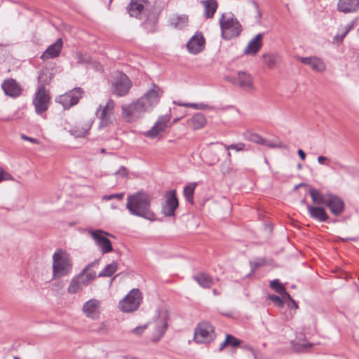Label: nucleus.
<instances>
[{
    "label": "nucleus",
    "instance_id": "1",
    "mask_svg": "<svg viewBox=\"0 0 359 359\" xmlns=\"http://www.w3.org/2000/svg\"><path fill=\"white\" fill-rule=\"evenodd\" d=\"M158 102V88L154 85L153 88L147 92L136 102L122 107L123 115L128 122H133L140 118L144 112L149 111Z\"/></svg>",
    "mask_w": 359,
    "mask_h": 359
},
{
    "label": "nucleus",
    "instance_id": "2",
    "mask_svg": "<svg viewBox=\"0 0 359 359\" xmlns=\"http://www.w3.org/2000/svg\"><path fill=\"white\" fill-rule=\"evenodd\" d=\"M151 196L140 191L127 197L126 208L130 215L148 220H154V213L151 210Z\"/></svg>",
    "mask_w": 359,
    "mask_h": 359
},
{
    "label": "nucleus",
    "instance_id": "3",
    "mask_svg": "<svg viewBox=\"0 0 359 359\" xmlns=\"http://www.w3.org/2000/svg\"><path fill=\"white\" fill-rule=\"evenodd\" d=\"M98 262L99 259H95L88 264L79 274L72 279L67 289L69 294H76L81 291L96 278V272L92 270V268L95 267Z\"/></svg>",
    "mask_w": 359,
    "mask_h": 359
},
{
    "label": "nucleus",
    "instance_id": "4",
    "mask_svg": "<svg viewBox=\"0 0 359 359\" xmlns=\"http://www.w3.org/2000/svg\"><path fill=\"white\" fill-rule=\"evenodd\" d=\"M72 269V259L69 254L62 249L53 255V277L60 278L69 274Z\"/></svg>",
    "mask_w": 359,
    "mask_h": 359
},
{
    "label": "nucleus",
    "instance_id": "5",
    "mask_svg": "<svg viewBox=\"0 0 359 359\" xmlns=\"http://www.w3.org/2000/svg\"><path fill=\"white\" fill-rule=\"evenodd\" d=\"M222 37L225 40H231L238 37L242 32V25L233 18L231 13H223L219 19Z\"/></svg>",
    "mask_w": 359,
    "mask_h": 359
},
{
    "label": "nucleus",
    "instance_id": "6",
    "mask_svg": "<svg viewBox=\"0 0 359 359\" xmlns=\"http://www.w3.org/2000/svg\"><path fill=\"white\" fill-rule=\"evenodd\" d=\"M224 144L221 142H211L201 151V156L204 162L210 165L219 161L220 156L225 154Z\"/></svg>",
    "mask_w": 359,
    "mask_h": 359
},
{
    "label": "nucleus",
    "instance_id": "7",
    "mask_svg": "<svg viewBox=\"0 0 359 359\" xmlns=\"http://www.w3.org/2000/svg\"><path fill=\"white\" fill-rule=\"evenodd\" d=\"M142 300L140 290L137 288L133 289L120 301L119 309L123 312H133L139 308Z\"/></svg>",
    "mask_w": 359,
    "mask_h": 359
},
{
    "label": "nucleus",
    "instance_id": "8",
    "mask_svg": "<svg viewBox=\"0 0 359 359\" xmlns=\"http://www.w3.org/2000/svg\"><path fill=\"white\" fill-rule=\"evenodd\" d=\"M215 332L214 327L208 322L198 324L194 331V341L198 344H208L214 341Z\"/></svg>",
    "mask_w": 359,
    "mask_h": 359
},
{
    "label": "nucleus",
    "instance_id": "9",
    "mask_svg": "<svg viewBox=\"0 0 359 359\" xmlns=\"http://www.w3.org/2000/svg\"><path fill=\"white\" fill-rule=\"evenodd\" d=\"M114 102L109 99L106 105H100L96 110V115L100 119L99 128H103L112 125L115 121L114 115Z\"/></svg>",
    "mask_w": 359,
    "mask_h": 359
},
{
    "label": "nucleus",
    "instance_id": "10",
    "mask_svg": "<svg viewBox=\"0 0 359 359\" xmlns=\"http://www.w3.org/2000/svg\"><path fill=\"white\" fill-rule=\"evenodd\" d=\"M50 100L49 93L46 90L44 84L39 85L33 100V104L37 114H41L48 109Z\"/></svg>",
    "mask_w": 359,
    "mask_h": 359
},
{
    "label": "nucleus",
    "instance_id": "11",
    "mask_svg": "<svg viewBox=\"0 0 359 359\" xmlns=\"http://www.w3.org/2000/svg\"><path fill=\"white\" fill-rule=\"evenodd\" d=\"M132 83L128 76L122 72H118L111 84L112 93L119 97L128 94Z\"/></svg>",
    "mask_w": 359,
    "mask_h": 359
},
{
    "label": "nucleus",
    "instance_id": "12",
    "mask_svg": "<svg viewBox=\"0 0 359 359\" xmlns=\"http://www.w3.org/2000/svg\"><path fill=\"white\" fill-rule=\"evenodd\" d=\"M83 93V91L81 88H75L63 95L57 96L55 101L61 104L65 109H67L79 102Z\"/></svg>",
    "mask_w": 359,
    "mask_h": 359
},
{
    "label": "nucleus",
    "instance_id": "13",
    "mask_svg": "<svg viewBox=\"0 0 359 359\" xmlns=\"http://www.w3.org/2000/svg\"><path fill=\"white\" fill-rule=\"evenodd\" d=\"M226 79L233 85L245 90H254L255 86L251 75L245 72L239 71L236 76H228Z\"/></svg>",
    "mask_w": 359,
    "mask_h": 359
},
{
    "label": "nucleus",
    "instance_id": "14",
    "mask_svg": "<svg viewBox=\"0 0 359 359\" xmlns=\"http://www.w3.org/2000/svg\"><path fill=\"white\" fill-rule=\"evenodd\" d=\"M165 202L162 206V213L165 217H172L175 215L176 209L179 206L178 199L175 189L167 191L165 193Z\"/></svg>",
    "mask_w": 359,
    "mask_h": 359
},
{
    "label": "nucleus",
    "instance_id": "15",
    "mask_svg": "<svg viewBox=\"0 0 359 359\" xmlns=\"http://www.w3.org/2000/svg\"><path fill=\"white\" fill-rule=\"evenodd\" d=\"M89 233L95 241L97 245L103 254L109 253L113 250L111 241L104 236V234H107L104 231L100 229L90 230Z\"/></svg>",
    "mask_w": 359,
    "mask_h": 359
},
{
    "label": "nucleus",
    "instance_id": "16",
    "mask_svg": "<svg viewBox=\"0 0 359 359\" xmlns=\"http://www.w3.org/2000/svg\"><path fill=\"white\" fill-rule=\"evenodd\" d=\"M168 318L167 313L162 311L154 321V332L151 338L153 341H158L163 336L168 327Z\"/></svg>",
    "mask_w": 359,
    "mask_h": 359
},
{
    "label": "nucleus",
    "instance_id": "17",
    "mask_svg": "<svg viewBox=\"0 0 359 359\" xmlns=\"http://www.w3.org/2000/svg\"><path fill=\"white\" fill-rule=\"evenodd\" d=\"M149 4L148 0H130L126 7L128 13L130 17L141 19L142 13Z\"/></svg>",
    "mask_w": 359,
    "mask_h": 359
},
{
    "label": "nucleus",
    "instance_id": "18",
    "mask_svg": "<svg viewBox=\"0 0 359 359\" xmlns=\"http://www.w3.org/2000/svg\"><path fill=\"white\" fill-rule=\"evenodd\" d=\"M100 302L96 299H90L83 306L82 311L86 317L95 320L99 318Z\"/></svg>",
    "mask_w": 359,
    "mask_h": 359
},
{
    "label": "nucleus",
    "instance_id": "19",
    "mask_svg": "<svg viewBox=\"0 0 359 359\" xmlns=\"http://www.w3.org/2000/svg\"><path fill=\"white\" fill-rule=\"evenodd\" d=\"M325 205L330 212L337 216L341 215L344 210V203L339 196L333 194H327V201Z\"/></svg>",
    "mask_w": 359,
    "mask_h": 359
},
{
    "label": "nucleus",
    "instance_id": "20",
    "mask_svg": "<svg viewBox=\"0 0 359 359\" xmlns=\"http://www.w3.org/2000/svg\"><path fill=\"white\" fill-rule=\"evenodd\" d=\"M1 88L8 96L16 97L21 94L22 88L13 79H6L1 84Z\"/></svg>",
    "mask_w": 359,
    "mask_h": 359
},
{
    "label": "nucleus",
    "instance_id": "21",
    "mask_svg": "<svg viewBox=\"0 0 359 359\" xmlns=\"http://www.w3.org/2000/svg\"><path fill=\"white\" fill-rule=\"evenodd\" d=\"M170 120V115H165L159 117L155 125L147 133V136L149 137H154L158 133L163 132L168 126V124Z\"/></svg>",
    "mask_w": 359,
    "mask_h": 359
},
{
    "label": "nucleus",
    "instance_id": "22",
    "mask_svg": "<svg viewBox=\"0 0 359 359\" xmlns=\"http://www.w3.org/2000/svg\"><path fill=\"white\" fill-rule=\"evenodd\" d=\"M62 45L63 42L62 39H58L54 43L47 48L41 55V58L43 60H46L58 57L61 52Z\"/></svg>",
    "mask_w": 359,
    "mask_h": 359
},
{
    "label": "nucleus",
    "instance_id": "23",
    "mask_svg": "<svg viewBox=\"0 0 359 359\" xmlns=\"http://www.w3.org/2000/svg\"><path fill=\"white\" fill-rule=\"evenodd\" d=\"M299 60L303 64L310 66L313 71L322 72L325 69V63L317 57H299Z\"/></svg>",
    "mask_w": 359,
    "mask_h": 359
},
{
    "label": "nucleus",
    "instance_id": "24",
    "mask_svg": "<svg viewBox=\"0 0 359 359\" xmlns=\"http://www.w3.org/2000/svg\"><path fill=\"white\" fill-rule=\"evenodd\" d=\"M205 39L202 34L193 36L187 44V49L190 53L196 54L201 51L204 47Z\"/></svg>",
    "mask_w": 359,
    "mask_h": 359
},
{
    "label": "nucleus",
    "instance_id": "25",
    "mask_svg": "<svg viewBox=\"0 0 359 359\" xmlns=\"http://www.w3.org/2000/svg\"><path fill=\"white\" fill-rule=\"evenodd\" d=\"M337 9L344 13L356 12L359 9V0H339Z\"/></svg>",
    "mask_w": 359,
    "mask_h": 359
},
{
    "label": "nucleus",
    "instance_id": "26",
    "mask_svg": "<svg viewBox=\"0 0 359 359\" xmlns=\"http://www.w3.org/2000/svg\"><path fill=\"white\" fill-rule=\"evenodd\" d=\"M264 34L259 33L252 39H251L244 50L246 55H255L258 53L262 46V38Z\"/></svg>",
    "mask_w": 359,
    "mask_h": 359
},
{
    "label": "nucleus",
    "instance_id": "27",
    "mask_svg": "<svg viewBox=\"0 0 359 359\" xmlns=\"http://www.w3.org/2000/svg\"><path fill=\"white\" fill-rule=\"evenodd\" d=\"M158 13L156 11H149L143 26L148 32H154L157 28Z\"/></svg>",
    "mask_w": 359,
    "mask_h": 359
},
{
    "label": "nucleus",
    "instance_id": "28",
    "mask_svg": "<svg viewBox=\"0 0 359 359\" xmlns=\"http://www.w3.org/2000/svg\"><path fill=\"white\" fill-rule=\"evenodd\" d=\"M307 209L310 217L320 222H325L329 218L325 209L322 207L308 205Z\"/></svg>",
    "mask_w": 359,
    "mask_h": 359
},
{
    "label": "nucleus",
    "instance_id": "29",
    "mask_svg": "<svg viewBox=\"0 0 359 359\" xmlns=\"http://www.w3.org/2000/svg\"><path fill=\"white\" fill-rule=\"evenodd\" d=\"M91 125L92 123L90 122L85 123L84 125H82L81 123H77L69 130V133L76 137H84L88 133Z\"/></svg>",
    "mask_w": 359,
    "mask_h": 359
},
{
    "label": "nucleus",
    "instance_id": "30",
    "mask_svg": "<svg viewBox=\"0 0 359 359\" xmlns=\"http://www.w3.org/2000/svg\"><path fill=\"white\" fill-rule=\"evenodd\" d=\"M201 3L205 8L204 17L207 19L212 18L218 7L217 1L216 0H203Z\"/></svg>",
    "mask_w": 359,
    "mask_h": 359
},
{
    "label": "nucleus",
    "instance_id": "31",
    "mask_svg": "<svg viewBox=\"0 0 359 359\" xmlns=\"http://www.w3.org/2000/svg\"><path fill=\"white\" fill-rule=\"evenodd\" d=\"M187 123L189 127L194 130H198L203 128L206 123V119L203 114L197 113L191 118L188 119Z\"/></svg>",
    "mask_w": 359,
    "mask_h": 359
},
{
    "label": "nucleus",
    "instance_id": "32",
    "mask_svg": "<svg viewBox=\"0 0 359 359\" xmlns=\"http://www.w3.org/2000/svg\"><path fill=\"white\" fill-rule=\"evenodd\" d=\"M76 59L77 60V62L81 65H91L93 67L96 68L97 70L101 69V66L100 63L93 61L92 57L87 53L83 54L81 53H76Z\"/></svg>",
    "mask_w": 359,
    "mask_h": 359
},
{
    "label": "nucleus",
    "instance_id": "33",
    "mask_svg": "<svg viewBox=\"0 0 359 359\" xmlns=\"http://www.w3.org/2000/svg\"><path fill=\"white\" fill-rule=\"evenodd\" d=\"M194 280L203 287L210 288L213 284L211 276L205 273H199L194 276Z\"/></svg>",
    "mask_w": 359,
    "mask_h": 359
},
{
    "label": "nucleus",
    "instance_id": "34",
    "mask_svg": "<svg viewBox=\"0 0 359 359\" xmlns=\"http://www.w3.org/2000/svg\"><path fill=\"white\" fill-rule=\"evenodd\" d=\"M309 195L311 196L312 198V201L315 204L318 205H325L326 201H327V195L324 196L323 195L320 191L311 188L309 189Z\"/></svg>",
    "mask_w": 359,
    "mask_h": 359
},
{
    "label": "nucleus",
    "instance_id": "35",
    "mask_svg": "<svg viewBox=\"0 0 359 359\" xmlns=\"http://www.w3.org/2000/svg\"><path fill=\"white\" fill-rule=\"evenodd\" d=\"M118 264L116 262H112L111 264H107L104 269L98 274V277H109L112 276L117 270Z\"/></svg>",
    "mask_w": 359,
    "mask_h": 359
},
{
    "label": "nucleus",
    "instance_id": "36",
    "mask_svg": "<svg viewBox=\"0 0 359 359\" xmlns=\"http://www.w3.org/2000/svg\"><path fill=\"white\" fill-rule=\"evenodd\" d=\"M197 183H191L184 187V196L186 200L191 204L194 203V193Z\"/></svg>",
    "mask_w": 359,
    "mask_h": 359
},
{
    "label": "nucleus",
    "instance_id": "37",
    "mask_svg": "<svg viewBox=\"0 0 359 359\" xmlns=\"http://www.w3.org/2000/svg\"><path fill=\"white\" fill-rule=\"evenodd\" d=\"M264 62L267 65L269 68H273L276 66L278 57L276 54H264L262 55Z\"/></svg>",
    "mask_w": 359,
    "mask_h": 359
},
{
    "label": "nucleus",
    "instance_id": "38",
    "mask_svg": "<svg viewBox=\"0 0 359 359\" xmlns=\"http://www.w3.org/2000/svg\"><path fill=\"white\" fill-rule=\"evenodd\" d=\"M188 22V18L185 16H177L172 19L171 25L177 29L184 27Z\"/></svg>",
    "mask_w": 359,
    "mask_h": 359
},
{
    "label": "nucleus",
    "instance_id": "39",
    "mask_svg": "<svg viewBox=\"0 0 359 359\" xmlns=\"http://www.w3.org/2000/svg\"><path fill=\"white\" fill-rule=\"evenodd\" d=\"M353 23H351L348 25H346L344 27H342L341 29L339 30L337 34H336L335 38L339 41H342L343 39L346 36V35L353 29Z\"/></svg>",
    "mask_w": 359,
    "mask_h": 359
},
{
    "label": "nucleus",
    "instance_id": "40",
    "mask_svg": "<svg viewBox=\"0 0 359 359\" xmlns=\"http://www.w3.org/2000/svg\"><path fill=\"white\" fill-rule=\"evenodd\" d=\"M270 287L280 294L285 292L284 285L280 283L279 280L275 279L270 283Z\"/></svg>",
    "mask_w": 359,
    "mask_h": 359
},
{
    "label": "nucleus",
    "instance_id": "41",
    "mask_svg": "<svg viewBox=\"0 0 359 359\" xmlns=\"http://www.w3.org/2000/svg\"><path fill=\"white\" fill-rule=\"evenodd\" d=\"M245 138L249 141L262 144L264 139L260 135L256 133H247L245 134Z\"/></svg>",
    "mask_w": 359,
    "mask_h": 359
},
{
    "label": "nucleus",
    "instance_id": "42",
    "mask_svg": "<svg viewBox=\"0 0 359 359\" xmlns=\"http://www.w3.org/2000/svg\"><path fill=\"white\" fill-rule=\"evenodd\" d=\"M179 106L192 107L196 109H205L209 108L208 104L203 103H177Z\"/></svg>",
    "mask_w": 359,
    "mask_h": 359
},
{
    "label": "nucleus",
    "instance_id": "43",
    "mask_svg": "<svg viewBox=\"0 0 359 359\" xmlns=\"http://www.w3.org/2000/svg\"><path fill=\"white\" fill-rule=\"evenodd\" d=\"M224 148L226 149V151L227 150L233 149L236 151H243L245 148V144L243 142H239L237 144H231L230 145H226L224 144Z\"/></svg>",
    "mask_w": 359,
    "mask_h": 359
},
{
    "label": "nucleus",
    "instance_id": "44",
    "mask_svg": "<svg viewBox=\"0 0 359 359\" xmlns=\"http://www.w3.org/2000/svg\"><path fill=\"white\" fill-rule=\"evenodd\" d=\"M124 195L125 194L123 192L114 194L104 195L102 196V200L106 201L111 199H117L118 201H121L123 198Z\"/></svg>",
    "mask_w": 359,
    "mask_h": 359
},
{
    "label": "nucleus",
    "instance_id": "45",
    "mask_svg": "<svg viewBox=\"0 0 359 359\" xmlns=\"http://www.w3.org/2000/svg\"><path fill=\"white\" fill-rule=\"evenodd\" d=\"M264 143H263L262 145L267 146L268 147H270V148H284V149H287V146L285 145V144H283L281 142L273 143L271 141L267 140L266 139H264Z\"/></svg>",
    "mask_w": 359,
    "mask_h": 359
},
{
    "label": "nucleus",
    "instance_id": "46",
    "mask_svg": "<svg viewBox=\"0 0 359 359\" xmlns=\"http://www.w3.org/2000/svg\"><path fill=\"white\" fill-rule=\"evenodd\" d=\"M264 263V261L263 259H260L259 261H256V262H250V266H251V271L250 273H249L248 276H251L252 274H253L255 271V270L259 268V266H262Z\"/></svg>",
    "mask_w": 359,
    "mask_h": 359
},
{
    "label": "nucleus",
    "instance_id": "47",
    "mask_svg": "<svg viewBox=\"0 0 359 359\" xmlns=\"http://www.w3.org/2000/svg\"><path fill=\"white\" fill-rule=\"evenodd\" d=\"M269 299L280 307H283L284 306L283 299L278 296L275 294H270L269 296Z\"/></svg>",
    "mask_w": 359,
    "mask_h": 359
},
{
    "label": "nucleus",
    "instance_id": "48",
    "mask_svg": "<svg viewBox=\"0 0 359 359\" xmlns=\"http://www.w3.org/2000/svg\"><path fill=\"white\" fill-rule=\"evenodd\" d=\"M128 170L125 166H121L118 170L114 172L115 175H118L123 178L128 177Z\"/></svg>",
    "mask_w": 359,
    "mask_h": 359
},
{
    "label": "nucleus",
    "instance_id": "49",
    "mask_svg": "<svg viewBox=\"0 0 359 359\" xmlns=\"http://www.w3.org/2000/svg\"><path fill=\"white\" fill-rule=\"evenodd\" d=\"M241 344V341L233 335L230 334V340L229 346L236 348L238 347Z\"/></svg>",
    "mask_w": 359,
    "mask_h": 359
},
{
    "label": "nucleus",
    "instance_id": "50",
    "mask_svg": "<svg viewBox=\"0 0 359 359\" xmlns=\"http://www.w3.org/2000/svg\"><path fill=\"white\" fill-rule=\"evenodd\" d=\"M107 324L106 322L100 323L97 327L94 329L93 331L97 333H105L107 330Z\"/></svg>",
    "mask_w": 359,
    "mask_h": 359
},
{
    "label": "nucleus",
    "instance_id": "51",
    "mask_svg": "<svg viewBox=\"0 0 359 359\" xmlns=\"http://www.w3.org/2000/svg\"><path fill=\"white\" fill-rule=\"evenodd\" d=\"M147 327V325H142V326H138L134 328L132 330V332L136 335H141L142 333L145 330V329Z\"/></svg>",
    "mask_w": 359,
    "mask_h": 359
},
{
    "label": "nucleus",
    "instance_id": "52",
    "mask_svg": "<svg viewBox=\"0 0 359 359\" xmlns=\"http://www.w3.org/2000/svg\"><path fill=\"white\" fill-rule=\"evenodd\" d=\"M229 340L230 334H226L225 340L220 344L219 348V351H222L226 346H229Z\"/></svg>",
    "mask_w": 359,
    "mask_h": 359
},
{
    "label": "nucleus",
    "instance_id": "53",
    "mask_svg": "<svg viewBox=\"0 0 359 359\" xmlns=\"http://www.w3.org/2000/svg\"><path fill=\"white\" fill-rule=\"evenodd\" d=\"M329 161L330 160L326 156H319L318 157V163L322 164V165H328V163L327 162Z\"/></svg>",
    "mask_w": 359,
    "mask_h": 359
},
{
    "label": "nucleus",
    "instance_id": "54",
    "mask_svg": "<svg viewBox=\"0 0 359 359\" xmlns=\"http://www.w3.org/2000/svg\"><path fill=\"white\" fill-rule=\"evenodd\" d=\"M21 138L25 140H27V141H29L30 142L34 143V144H39V140L37 139L28 137V136H27L25 135H21Z\"/></svg>",
    "mask_w": 359,
    "mask_h": 359
},
{
    "label": "nucleus",
    "instance_id": "55",
    "mask_svg": "<svg viewBox=\"0 0 359 359\" xmlns=\"http://www.w3.org/2000/svg\"><path fill=\"white\" fill-rule=\"evenodd\" d=\"M297 154H298V156H299V158L302 161L305 160V158H306V154H305V152L302 149H298Z\"/></svg>",
    "mask_w": 359,
    "mask_h": 359
},
{
    "label": "nucleus",
    "instance_id": "56",
    "mask_svg": "<svg viewBox=\"0 0 359 359\" xmlns=\"http://www.w3.org/2000/svg\"><path fill=\"white\" fill-rule=\"evenodd\" d=\"M283 299H288L290 300V302H291L293 299L292 298V297L290 296V294L286 292V290H285V292H283V294H280Z\"/></svg>",
    "mask_w": 359,
    "mask_h": 359
},
{
    "label": "nucleus",
    "instance_id": "57",
    "mask_svg": "<svg viewBox=\"0 0 359 359\" xmlns=\"http://www.w3.org/2000/svg\"><path fill=\"white\" fill-rule=\"evenodd\" d=\"M288 306L290 308H294V309H297L298 308L297 303L292 299L290 303H288Z\"/></svg>",
    "mask_w": 359,
    "mask_h": 359
},
{
    "label": "nucleus",
    "instance_id": "58",
    "mask_svg": "<svg viewBox=\"0 0 359 359\" xmlns=\"http://www.w3.org/2000/svg\"><path fill=\"white\" fill-rule=\"evenodd\" d=\"M11 177H11V175L10 174H8V173H6V172H4V180H10V179H11Z\"/></svg>",
    "mask_w": 359,
    "mask_h": 359
},
{
    "label": "nucleus",
    "instance_id": "59",
    "mask_svg": "<svg viewBox=\"0 0 359 359\" xmlns=\"http://www.w3.org/2000/svg\"><path fill=\"white\" fill-rule=\"evenodd\" d=\"M225 154L227 155V157H228V161L229 162H231V152L229 151V150H227Z\"/></svg>",
    "mask_w": 359,
    "mask_h": 359
},
{
    "label": "nucleus",
    "instance_id": "60",
    "mask_svg": "<svg viewBox=\"0 0 359 359\" xmlns=\"http://www.w3.org/2000/svg\"><path fill=\"white\" fill-rule=\"evenodd\" d=\"M4 171L0 169V182L4 180Z\"/></svg>",
    "mask_w": 359,
    "mask_h": 359
},
{
    "label": "nucleus",
    "instance_id": "61",
    "mask_svg": "<svg viewBox=\"0 0 359 359\" xmlns=\"http://www.w3.org/2000/svg\"><path fill=\"white\" fill-rule=\"evenodd\" d=\"M342 240H343V241H355V240H356V238H343Z\"/></svg>",
    "mask_w": 359,
    "mask_h": 359
},
{
    "label": "nucleus",
    "instance_id": "62",
    "mask_svg": "<svg viewBox=\"0 0 359 359\" xmlns=\"http://www.w3.org/2000/svg\"><path fill=\"white\" fill-rule=\"evenodd\" d=\"M212 292L215 295H219V292L216 289H213Z\"/></svg>",
    "mask_w": 359,
    "mask_h": 359
},
{
    "label": "nucleus",
    "instance_id": "63",
    "mask_svg": "<svg viewBox=\"0 0 359 359\" xmlns=\"http://www.w3.org/2000/svg\"><path fill=\"white\" fill-rule=\"evenodd\" d=\"M248 349H249L252 353L255 354V350H254V348L252 347L248 346Z\"/></svg>",
    "mask_w": 359,
    "mask_h": 359
},
{
    "label": "nucleus",
    "instance_id": "64",
    "mask_svg": "<svg viewBox=\"0 0 359 359\" xmlns=\"http://www.w3.org/2000/svg\"><path fill=\"white\" fill-rule=\"evenodd\" d=\"M297 168H298L299 170H301V169L302 168V164H301V163H299V164L297 165Z\"/></svg>",
    "mask_w": 359,
    "mask_h": 359
}]
</instances>
